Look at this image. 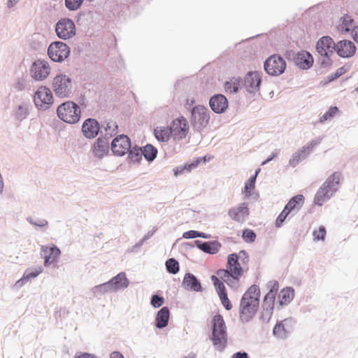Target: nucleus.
<instances>
[{
  "mask_svg": "<svg viewBox=\"0 0 358 358\" xmlns=\"http://www.w3.org/2000/svg\"><path fill=\"white\" fill-rule=\"evenodd\" d=\"M338 112V109L336 106L331 107L328 111H327L320 118V122L323 123L329 120L332 119Z\"/></svg>",
  "mask_w": 358,
  "mask_h": 358,
  "instance_id": "obj_40",
  "label": "nucleus"
},
{
  "mask_svg": "<svg viewBox=\"0 0 358 358\" xmlns=\"http://www.w3.org/2000/svg\"><path fill=\"white\" fill-rule=\"evenodd\" d=\"M131 148V142L126 135L117 136L111 143V150L117 155H125Z\"/></svg>",
  "mask_w": 358,
  "mask_h": 358,
  "instance_id": "obj_14",
  "label": "nucleus"
},
{
  "mask_svg": "<svg viewBox=\"0 0 358 358\" xmlns=\"http://www.w3.org/2000/svg\"><path fill=\"white\" fill-rule=\"evenodd\" d=\"M170 312L167 307L161 308L156 316V326L158 328H163L167 326L169 320Z\"/></svg>",
  "mask_w": 358,
  "mask_h": 358,
  "instance_id": "obj_30",
  "label": "nucleus"
},
{
  "mask_svg": "<svg viewBox=\"0 0 358 358\" xmlns=\"http://www.w3.org/2000/svg\"><path fill=\"white\" fill-rule=\"evenodd\" d=\"M34 102L40 110H46L53 103V95L46 86L39 87L34 95Z\"/></svg>",
  "mask_w": 358,
  "mask_h": 358,
  "instance_id": "obj_5",
  "label": "nucleus"
},
{
  "mask_svg": "<svg viewBox=\"0 0 358 358\" xmlns=\"http://www.w3.org/2000/svg\"><path fill=\"white\" fill-rule=\"evenodd\" d=\"M184 358H196V355L194 354H189Z\"/></svg>",
  "mask_w": 358,
  "mask_h": 358,
  "instance_id": "obj_57",
  "label": "nucleus"
},
{
  "mask_svg": "<svg viewBox=\"0 0 358 358\" xmlns=\"http://www.w3.org/2000/svg\"><path fill=\"white\" fill-rule=\"evenodd\" d=\"M83 0H65L66 6L71 10L78 9Z\"/></svg>",
  "mask_w": 358,
  "mask_h": 358,
  "instance_id": "obj_46",
  "label": "nucleus"
},
{
  "mask_svg": "<svg viewBox=\"0 0 358 358\" xmlns=\"http://www.w3.org/2000/svg\"><path fill=\"white\" fill-rule=\"evenodd\" d=\"M183 237L185 238H194L196 237H202L206 238L207 236L205 235L204 233L199 232L194 230H190L188 231H186L183 234Z\"/></svg>",
  "mask_w": 358,
  "mask_h": 358,
  "instance_id": "obj_48",
  "label": "nucleus"
},
{
  "mask_svg": "<svg viewBox=\"0 0 358 358\" xmlns=\"http://www.w3.org/2000/svg\"><path fill=\"white\" fill-rule=\"evenodd\" d=\"M262 79L257 71L249 72L245 77V85L250 92L259 90Z\"/></svg>",
  "mask_w": 358,
  "mask_h": 358,
  "instance_id": "obj_19",
  "label": "nucleus"
},
{
  "mask_svg": "<svg viewBox=\"0 0 358 358\" xmlns=\"http://www.w3.org/2000/svg\"><path fill=\"white\" fill-rule=\"evenodd\" d=\"M222 294V296H220V299L221 300L222 305L224 306V308L227 310H231L232 308V305L231 303L230 300L227 297V294Z\"/></svg>",
  "mask_w": 358,
  "mask_h": 358,
  "instance_id": "obj_51",
  "label": "nucleus"
},
{
  "mask_svg": "<svg viewBox=\"0 0 358 358\" xmlns=\"http://www.w3.org/2000/svg\"><path fill=\"white\" fill-rule=\"evenodd\" d=\"M170 128L172 138L174 141H180L185 138L189 131V122L182 116L174 119L171 123Z\"/></svg>",
  "mask_w": 358,
  "mask_h": 358,
  "instance_id": "obj_9",
  "label": "nucleus"
},
{
  "mask_svg": "<svg viewBox=\"0 0 358 358\" xmlns=\"http://www.w3.org/2000/svg\"><path fill=\"white\" fill-rule=\"evenodd\" d=\"M260 291L257 285H252L242 296L239 317L243 322H248L255 315L259 303Z\"/></svg>",
  "mask_w": 358,
  "mask_h": 358,
  "instance_id": "obj_2",
  "label": "nucleus"
},
{
  "mask_svg": "<svg viewBox=\"0 0 358 358\" xmlns=\"http://www.w3.org/2000/svg\"><path fill=\"white\" fill-rule=\"evenodd\" d=\"M209 104L211 109L216 113H222L228 108V101L222 94H217L212 96Z\"/></svg>",
  "mask_w": 358,
  "mask_h": 358,
  "instance_id": "obj_18",
  "label": "nucleus"
},
{
  "mask_svg": "<svg viewBox=\"0 0 358 358\" xmlns=\"http://www.w3.org/2000/svg\"><path fill=\"white\" fill-rule=\"evenodd\" d=\"M213 345L222 350L227 344V331L224 320L222 315H215L212 320Z\"/></svg>",
  "mask_w": 358,
  "mask_h": 358,
  "instance_id": "obj_3",
  "label": "nucleus"
},
{
  "mask_svg": "<svg viewBox=\"0 0 358 358\" xmlns=\"http://www.w3.org/2000/svg\"><path fill=\"white\" fill-rule=\"evenodd\" d=\"M259 171H260V169H258L256 171L255 176L251 177L248 180V182L245 183L244 189L246 193L250 194L251 192V191L255 188V183L256 178Z\"/></svg>",
  "mask_w": 358,
  "mask_h": 358,
  "instance_id": "obj_44",
  "label": "nucleus"
},
{
  "mask_svg": "<svg viewBox=\"0 0 358 358\" xmlns=\"http://www.w3.org/2000/svg\"><path fill=\"white\" fill-rule=\"evenodd\" d=\"M295 63L299 68L308 69L313 65V59L309 52L301 51L296 55Z\"/></svg>",
  "mask_w": 358,
  "mask_h": 358,
  "instance_id": "obj_25",
  "label": "nucleus"
},
{
  "mask_svg": "<svg viewBox=\"0 0 358 358\" xmlns=\"http://www.w3.org/2000/svg\"><path fill=\"white\" fill-rule=\"evenodd\" d=\"M69 53V48L65 43L60 41L51 43L48 50L50 58L57 62L64 60L68 57Z\"/></svg>",
  "mask_w": 358,
  "mask_h": 358,
  "instance_id": "obj_11",
  "label": "nucleus"
},
{
  "mask_svg": "<svg viewBox=\"0 0 358 358\" xmlns=\"http://www.w3.org/2000/svg\"><path fill=\"white\" fill-rule=\"evenodd\" d=\"M42 271H43V268L41 266L36 268L27 269L24 272L21 280H28L31 278H34L36 277L37 275H38L40 273H41Z\"/></svg>",
  "mask_w": 358,
  "mask_h": 358,
  "instance_id": "obj_37",
  "label": "nucleus"
},
{
  "mask_svg": "<svg viewBox=\"0 0 358 358\" xmlns=\"http://www.w3.org/2000/svg\"><path fill=\"white\" fill-rule=\"evenodd\" d=\"M41 255L44 258L45 265L47 266L57 261L60 255V250L55 246H43L41 248Z\"/></svg>",
  "mask_w": 358,
  "mask_h": 358,
  "instance_id": "obj_20",
  "label": "nucleus"
},
{
  "mask_svg": "<svg viewBox=\"0 0 358 358\" xmlns=\"http://www.w3.org/2000/svg\"><path fill=\"white\" fill-rule=\"evenodd\" d=\"M342 175L340 172H334L327 178L323 185L334 193L337 190Z\"/></svg>",
  "mask_w": 358,
  "mask_h": 358,
  "instance_id": "obj_29",
  "label": "nucleus"
},
{
  "mask_svg": "<svg viewBox=\"0 0 358 358\" xmlns=\"http://www.w3.org/2000/svg\"><path fill=\"white\" fill-rule=\"evenodd\" d=\"M333 194L334 192L322 184L315 196L314 202L318 206H322Z\"/></svg>",
  "mask_w": 358,
  "mask_h": 358,
  "instance_id": "obj_28",
  "label": "nucleus"
},
{
  "mask_svg": "<svg viewBox=\"0 0 358 358\" xmlns=\"http://www.w3.org/2000/svg\"><path fill=\"white\" fill-rule=\"evenodd\" d=\"M336 51L342 57H350L355 53L356 48L352 41L344 40L337 43Z\"/></svg>",
  "mask_w": 358,
  "mask_h": 358,
  "instance_id": "obj_22",
  "label": "nucleus"
},
{
  "mask_svg": "<svg viewBox=\"0 0 358 358\" xmlns=\"http://www.w3.org/2000/svg\"><path fill=\"white\" fill-rule=\"evenodd\" d=\"M316 49L320 55L328 57L336 50V45L331 37L323 36L317 41Z\"/></svg>",
  "mask_w": 358,
  "mask_h": 358,
  "instance_id": "obj_16",
  "label": "nucleus"
},
{
  "mask_svg": "<svg viewBox=\"0 0 358 358\" xmlns=\"http://www.w3.org/2000/svg\"><path fill=\"white\" fill-rule=\"evenodd\" d=\"M17 1H18V0H8V6L9 8H10V7L13 6Z\"/></svg>",
  "mask_w": 358,
  "mask_h": 358,
  "instance_id": "obj_56",
  "label": "nucleus"
},
{
  "mask_svg": "<svg viewBox=\"0 0 358 358\" xmlns=\"http://www.w3.org/2000/svg\"><path fill=\"white\" fill-rule=\"evenodd\" d=\"M117 129H118V126L115 122H113V121L109 122L107 124V127L106 128V135H108L111 137V136L117 134Z\"/></svg>",
  "mask_w": 358,
  "mask_h": 358,
  "instance_id": "obj_45",
  "label": "nucleus"
},
{
  "mask_svg": "<svg viewBox=\"0 0 358 358\" xmlns=\"http://www.w3.org/2000/svg\"><path fill=\"white\" fill-rule=\"evenodd\" d=\"M166 267L167 271L173 274H176L179 271V264L175 259H169L166 262Z\"/></svg>",
  "mask_w": 358,
  "mask_h": 358,
  "instance_id": "obj_38",
  "label": "nucleus"
},
{
  "mask_svg": "<svg viewBox=\"0 0 358 358\" xmlns=\"http://www.w3.org/2000/svg\"><path fill=\"white\" fill-rule=\"evenodd\" d=\"M345 72H346V69L344 67H341V68L338 69L337 71H336L334 77H332L330 79V80H333L334 79L340 77L341 76L344 74Z\"/></svg>",
  "mask_w": 358,
  "mask_h": 358,
  "instance_id": "obj_52",
  "label": "nucleus"
},
{
  "mask_svg": "<svg viewBox=\"0 0 358 358\" xmlns=\"http://www.w3.org/2000/svg\"><path fill=\"white\" fill-rule=\"evenodd\" d=\"M199 248L205 252L210 254H215L217 252V247L213 243H203L199 245Z\"/></svg>",
  "mask_w": 358,
  "mask_h": 358,
  "instance_id": "obj_41",
  "label": "nucleus"
},
{
  "mask_svg": "<svg viewBox=\"0 0 358 358\" xmlns=\"http://www.w3.org/2000/svg\"><path fill=\"white\" fill-rule=\"evenodd\" d=\"M154 132L157 139L162 142H167L171 136L172 137L170 127H157L155 129Z\"/></svg>",
  "mask_w": 358,
  "mask_h": 358,
  "instance_id": "obj_32",
  "label": "nucleus"
},
{
  "mask_svg": "<svg viewBox=\"0 0 358 358\" xmlns=\"http://www.w3.org/2000/svg\"><path fill=\"white\" fill-rule=\"evenodd\" d=\"M290 213L286 210V209L284 208L283 210L280 213V214L278 216L276 220H275V225L277 227H281L284 221L286 220V218L288 217V215Z\"/></svg>",
  "mask_w": 358,
  "mask_h": 358,
  "instance_id": "obj_49",
  "label": "nucleus"
},
{
  "mask_svg": "<svg viewBox=\"0 0 358 358\" xmlns=\"http://www.w3.org/2000/svg\"><path fill=\"white\" fill-rule=\"evenodd\" d=\"M357 90H358V88Z\"/></svg>",
  "mask_w": 358,
  "mask_h": 358,
  "instance_id": "obj_58",
  "label": "nucleus"
},
{
  "mask_svg": "<svg viewBox=\"0 0 358 358\" xmlns=\"http://www.w3.org/2000/svg\"><path fill=\"white\" fill-rule=\"evenodd\" d=\"M285 61L276 55L270 56L264 62V69L270 76H280L285 71Z\"/></svg>",
  "mask_w": 358,
  "mask_h": 358,
  "instance_id": "obj_8",
  "label": "nucleus"
},
{
  "mask_svg": "<svg viewBox=\"0 0 358 358\" xmlns=\"http://www.w3.org/2000/svg\"><path fill=\"white\" fill-rule=\"evenodd\" d=\"M99 131V124L94 119L86 120L82 127V131L85 137L93 138L96 137Z\"/></svg>",
  "mask_w": 358,
  "mask_h": 358,
  "instance_id": "obj_21",
  "label": "nucleus"
},
{
  "mask_svg": "<svg viewBox=\"0 0 358 358\" xmlns=\"http://www.w3.org/2000/svg\"><path fill=\"white\" fill-rule=\"evenodd\" d=\"M110 358H124V356L119 352H113L110 356Z\"/></svg>",
  "mask_w": 358,
  "mask_h": 358,
  "instance_id": "obj_54",
  "label": "nucleus"
},
{
  "mask_svg": "<svg viewBox=\"0 0 358 358\" xmlns=\"http://www.w3.org/2000/svg\"><path fill=\"white\" fill-rule=\"evenodd\" d=\"M230 218L237 222H243L249 215V208L247 203H242L238 206L232 207L228 210Z\"/></svg>",
  "mask_w": 358,
  "mask_h": 358,
  "instance_id": "obj_15",
  "label": "nucleus"
},
{
  "mask_svg": "<svg viewBox=\"0 0 358 358\" xmlns=\"http://www.w3.org/2000/svg\"><path fill=\"white\" fill-rule=\"evenodd\" d=\"M354 31V40L358 43V27L353 29Z\"/></svg>",
  "mask_w": 358,
  "mask_h": 358,
  "instance_id": "obj_55",
  "label": "nucleus"
},
{
  "mask_svg": "<svg viewBox=\"0 0 358 358\" xmlns=\"http://www.w3.org/2000/svg\"><path fill=\"white\" fill-rule=\"evenodd\" d=\"M241 85V80L238 78H232L224 84V90L227 92L233 93L238 92Z\"/></svg>",
  "mask_w": 358,
  "mask_h": 358,
  "instance_id": "obj_35",
  "label": "nucleus"
},
{
  "mask_svg": "<svg viewBox=\"0 0 358 358\" xmlns=\"http://www.w3.org/2000/svg\"><path fill=\"white\" fill-rule=\"evenodd\" d=\"M248 262L249 256L244 250L240 251L238 254H230L227 258V268L217 271V275L223 282L232 286L234 282H238L248 269L245 267Z\"/></svg>",
  "mask_w": 358,
  "mask_h": 358,
  "instance_id": "obj_1",
  "label": "nucleus"
},
{
  "mask_svg": "<svg viewBox=\"0 0 358 358\" xmlns=\"http://www.w3.org/2000/svg\"><path fill=\"white\" fill-rule=\"evenodd\" d=\"M71 80L67 76L60 74L53 78L52 89L57 96L67 97L71 92Z\"/></svg>",
  "mask_w": 358,
  "mask_h": 358,
  "instance_id": "obj_7",
  "label": "nucleus"
},
{
  "mask_svg": "<svg viewBox=\"0 0 358 358\" xmlns=\"http://www.w3.org/2000/svg\"><path fill=\"white\" fill-rule=\"evenodd\" d=\"M210 121V111L203 106H196L192 110V122L197 129H203L207 127Z\"/></svg>",
  "mask_w": 358,
  "mask_h": 358,
  "instance_id": "obj_6",
  "label": "nucleus"
},
{
  "mask_svg": "<svg viewBox=\"0 0 358 358\" xmlns=\"http://www.w3.org/2000/svg\"><path fill=\"white\" fill-rule=\"evenodd\" d=\"M314 240L315 241H324L326 236V229L324 227L321 226L317 230H315L313 233Z\"/></svg>",
  "mask_w": 358,
  "mask_h": 358,
  "instance_id": "obj_47",
  "label": "nucleus"
},
{
  "mask_svg": "<svg viewBox=\"0 0 358 358\" xmlns=\"http://www.w3.org/2000/svg\"><path fill=\"white\" fill-rule=\"evenodd\" d=\"M50 67L48 63L43 60H37L33 63L30 69L31 78L36 80H43L48 77Z\"/></svg>",
  "mask_w": 358,
  "mask_h": 358,
  "instance_id": "obj_13",
  "label": "nucleus"
},
{
  "mask_svg": "<svg viewBox=\"0 0 358 358\" xmlns=\"http://www.w3.org/2000/svg\"><path fill=\"white\" fill-rule=\"evenodd\" d=\"M109 151V141L105 138H98L92 146V152L95 156L101 158Z\"/></svg>",
  "mask_w": 358,
  "mask_h": 358,
  "instance_id": "obj_24",
  "label": "nucleus"
},
{
  "mask_svg": "<svg viewBox=\"0 0 358 358\" xmlns=\"http://www.w3.org/2000/svg\"><path fill=\"white\" fill-rule=\"evenodd\" d=\"M142 152L145 159H147L148 161H152L156 157L157 150L152 145L148 144L143 147Z\"/></svg>",
  "mask_w": 358,
  "mask_h": 358,
  "instance_id": "obj_36",
  "label": "nucleus"
},
{
  "mask_svg": "<svg viewBox=\"0 0 358 358\" xmlns=\"http://www.w3.org/2000/svg\"><path fill=\"white\" fill-rule=\"evenodd\" d=\"M304 196L302 194L296 195L288 201L285 208L290 214L293 213V215H294L301 208L304 203Z\"/></svg>",
  "mask_w": 358,
  "mask_h": 358,
  "instance_id": "obj_27",
  "label": "nucleus"
},
{
  "mask_svg": "<svg viewBox=\"0 0 358 358\" xmlns=\"http://www.w3.org/2000/svg\"><path fill=\"white\" fill-rule=\"evenodd\" d=\"M243 239L246 243H253L256 239V234L251 229H245L243 231Z\"/></svg>",
  "mask_w": 358,
  "mask_h": 358,
  "instance_id": "obj_43",
  "label": "nucleus"
},
{
  "mask_svg": "<svg viewBox=\"0 0 358 358\" xmlns=\"http://www.w3.org/2000/svg\"><path fill=\"white\" fill-rule=\"evenodd\" d=\"M201 162V159H197L192 163L185 165L184 167L177 168L175 171V175L178 176V174L182 173L185 169L187 171H190L192 169L196 167Z\"/></svg>",
  "mask_w": 358,
  "mask_h": 358,
  "instance_id": "obj_42",
  "label": "nucleus"
},
{
  "mask_svg": "<svg viewBox=\"0 0 358 358\" xmlns=\"http://www.w3.org/2000/svg\"><path fill=\"white\" fill-rule=\"evenodd\" d=\"M164 299L158 295H153L151 299V304L155 308L160 307L164 303Z\"/></svg>",
  "mask_w": 358,
  "mask_h": 358,
  "instance_id": "obj_50",
  "label": "nucleus"
},
{
  "mask_svg": "<svg viewBox=\"0 0 358 358\" xmlns=\"http://www.w3.org/2000/svg\"><path fill=\"white\" fill-rule=\"evenodd\" d=\"M341 20V23L338 25L340 31L348 32L353 27V20L350 16L345 15Z\"/></svg>",
  "mask_w": 358,
  "mask_h": 358,
  "instance_id": "obj_34",
  "label": "nucleus"
},
{
  "mask_svg": "<svg viewBox=\"0 0 358 358\" xmlns=\"http://www.w3.org/2000/svg\"><path fill=\"white\" fill-rule=\"evenodd\" d=\"M313 147L314 144L310 143L306 146H303L301 149L299 150L289 159V164L293 167L296 166L302 159H304L312 151Z\"/></svg>",
  "mask_w": 358,
  "mask_h": 358,
  "instance_id": "obj_26",
  "label": "nucleus"
},
{
  "mask_svg": "<svg viewBox=\"0 0 358 358\" xmlns=\"http://www.w3.org/2000/svg\"><path fill=\"white\" fill-rule=\"evenodd\" d=\"M182 284L185 288L196 292L201 290V288L199 282L196 277L191 273H187L185 275Z\"/></svg>",
  "mask_w": 358,
  "mask_h": 358,
  "instance_id": "obj_31",
  "label": "nucleus"
},
{
  "mask_svg": "<svg viewBox=\"0 0 358 358\" xmlns=\"http://www.w3.org/2000/svg\"><path fill=\"white\" fill-rule=\"evenodd\" d=\"M292 330V321L289 319H285L275 325L273 333L277 338H285Z\"/></svg>",
  "mask_w": 358,
  "mask_h": 358,
  "instance_id": "obj_17",
  "label": "nucleus"
},
{
  "mask_svg": "<svg viewBox=\"0 0 358 358\" xmlns=\"http://www.w3.org/2000/svg\"><path fill=\"white\" fill-rule=\"evenodd\" d=\"M232 358H248L246 352H236L234 354Z\"/></svg>",
  "mask_w": 358,
  "mask_h": 358,
  "instance_id": "obj_53",
  "label": "nucleus"
},
{
  "mask_svg": "<svg viewBox=\"0 0 358 358\" xmlns=\"http://www.w3.org/2000/svg\"><path fill=\"white\" fill-rule=\"evenodd\" d=\"M129 285V280L124 273H120L113 278L109 282L97 285L94 287L96 291H110L125 288Z\"/></svg>",
  "mask_w": 358,
  "mask_h": 358,
  "instance_id": "obj_10",
  "label": "nucleus"
},
{
  "mask_svg": "<svg viewBox=\"0 0 358 358\" xmlns=\"http://www.w3.org/2000/svg\"><path fill=\"white\" fill-rule=\"evenodd\" d=\"M57 112L58 117L67 123L74 124L80 119V108L71 101H66L62 103L58 106Z\"/></svg>",
  "mask_w": 358,
  "mask_h": 358,
  "instance_id": "obj_4",
  "label": "nucleus"
},
{
  "mask_svg": "<svg viewBox=\"0 0 358 358\" xmlns=\"http://www.w3.org/2000/svg\"><path fill=\"white\" fill-rule=\"evenodd\" d=\"M269 291L264 297V304L272 310L274 306L276 294L279 289V284L276 280H271L268 283Z\"/></svg>",
  "mask_w": 358,
  "mask_h": 358,
  "instance_id": "obj_23",
  "label": "nucleus"
},
{
  "mask_svg": "<svg viewBox=\"0 0 358 358\" xmlns=\"http://www.w3.org/2000/svg\"><path fill=\"white\" fill-rule=\"evenodd\" d=\"M212 280L214 283L215 287L219 295V297L222 296V294H227L226 289L223 282L217 276L213 275Z\"/></svg>",
  "mask_w": 358,
  "mask_h": 358,
  "instance_id": "obj_39",
  "label": "nucleus"
},
{
  "mask_svg": "<svg viewBox=\"0 0 358 358\" xmlns=\"http://www.w3.org/2000/svg\"><path fill=\"white\" fill-rule=\"evenodd\" d=\"M55 31L58 37L63 40L72 38L76 32L74 22L66 18L62 19L57 23Z\"/></svg>",
  "mask_w": 358,
  "mask_h": 358,
  "instance_id": "obj_12",
  "label": "nucleus"
},
{
  "mask_svg": "<svg viewBox=\"0 0 358 358\" xmlns=\"http://www.w3.org/2000/svg\"><path fill=\"white\" fill-rule=\"evenodd\" d=\"M294 289L290 287L282 289L279 295V302L281 305L289 303L294 298Z\"/></svg>",
  "mask_w": 358,
  "mask_h": 358,
  "instance_id": "obj_33",
  "label": "nucleus"
}]
</instances>
